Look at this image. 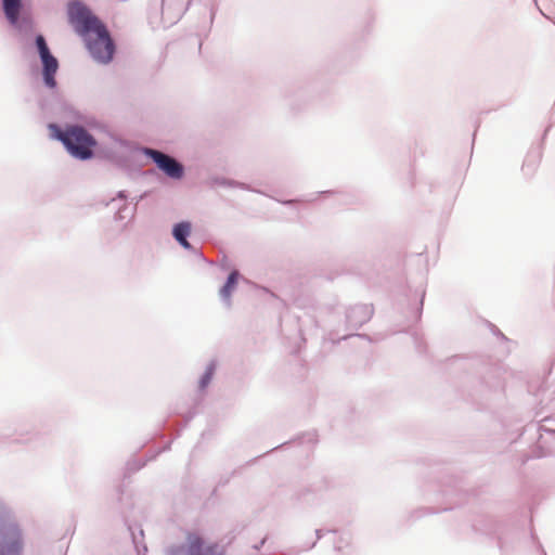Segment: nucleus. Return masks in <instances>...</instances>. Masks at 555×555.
<instances>
[{
  "label": "nucleus",
  "instance_id": "obj_9",
  "mask_svg": "<svg viewBox=\"0 0 555 555\" xmlns=\"http://www.w3.org/2000/svg\"><path fill=\"white\" fill-rule=\"evenodd\" d=\"M237 279H238V273L236 271H233L230 273L227 283L220 289V295L223 299H225V300L230 299L231 294L237 284Z\"/></svg>",
  "mask_w": 555,
  "mask_h": 555
},
{
  "label": "nucleus",
  "instance_id": "obj_5",
  "mask_svg": "<svg viewBox=\"0 0 555 555\" xmlns=\"http://www.w3.org/2000/svg\"><path fill=\"white\" fill-rule=\"evenodd\" d=\"M36 44L43 64V79L48 87L54 88L56 85L54 75L57 72V60L51 54L44 38L39 35L36 38Z\"/></svg>",
  "mask_w": 555,
  "mask_h": 555
},
{
  "label": "nucleus",
  "instance_id": "obj_1",
  "mask_svg": "<svg viewBox=\"0 0 555 555\" xmlns=\"http://www.w3.org/2000/svg\"><path fill=\"white\" fill-rule=\"evenodd\" d=\"M68 20L75 30L83 37L94 60L107 64L113 60L115 46L106 27L81 3L68 5Z\"/></svg>",
  "mask_w": 555,
  "mask_h": 555
},
{
  "label": "nucleus",
  "instance_id": "obj_2",
  "mask_svg": "<svg viewBox=\"0 0 555 555\" xmlns=\"http://www.w3.org/2000/svg\"><path fill=\"white\" fill-rule=\"evenodd\" d=\"M51 137L60 140L67 151L76 158L88 159L93 155L95 139L80 126H69L62 130L59 126L49 125Z\"/></svg>",
  "mask_w": 555,
  "mask_h": 555
},
{
  "label": "nucleus",
  "instance_id": "obj_8",
  "mask_svg": "<svg viewBox=\"0 0 555 555\" xmlns=\"http://www.w3.org/2000/svg\"><path fill=\"white\" fill-rule=\"evenodd\" d=\"M191 232V224L189 222H180L173 228L175 238L185 248L190 247L186 236Z\"/></svg>",
  "mask_w": 555,
  "mask_h": 555
},
{
  "label": "nucleus",
  "instance_id": "obj_7",
  "mask_svg": "<svg viewBox=\"0 0 555 555\" xmlns=\"http://www.w3.org/2000/svg\"><path fill=\"white\" fill-rule=\"evenodd\" d=\"M3 12L11 24L18 21L22 10V0H2Z\"/></svg>",
  "mask_w": 555,
  "mask_h": 555
},
{
  "label": "nucleus",
  "instance_id": "obj_3",
  "mask_svg": "<svg viewBox=\"0 0 555 555\" xmlns=\"http://www.w3.org/2000/svg\"><path fill=\"white\" fill-rule=\"evenodd\" d=\"M24 539L22 530L10 513L0 506V555H22Z\"/></svg>",
  "mask_w": 555,
  "mask_h": 555
},
{
  "label": "nucleus",
  "instance_id": "obj_6",
  "mask_svg": "<svg viewBox=\"0 0 555 555\" xmlns=\"http://www.w3.org/2000/svg\"><path fill=\"white\" fill-rule=\"evenodd\" d=\"M146 154L168 177L172 179H181L183 177V166L175 158L156 150H147Z\"/></svg>",
  "mask_w": 555,
  "mask_h": 555
},
{
  "label": "nucleus",
  "instance_id": "obj_4",
  "mask_svg": "<svg viewBox=\"0 0 555 555\" xmlns=\"http://www.w3.org/2000/svg\"><path fill=\"white\" fill-rule=\"evenodd\" d=\"M167 555H225V548L217 542H209L197 532H186L181 545L172 546Z\"/></svg>",
  "mask_w": 555,
  "mask_h": 555
}]
</instances>
